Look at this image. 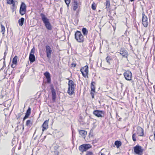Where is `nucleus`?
Returning a JSON list of instances; mask_svg holds the SVG:
<instances>
[{
	"instance_id": "1",
	"label": "nucleus",
	"mask_w": 155,
	"mask_h": 155,
	"mask_svg": "<svg viewBox=\"0 0 155 155\" xmlns=\"http://www.w3.org/2000/svg\"><path fill=\"white\" fill-rule=\"evenodd\" d=\"M40 16L46 29L48 30H51L52 29V26L49 21V19L43 13L40 14Z\"/></svg>"
},
{
	"instance_id": "2",
	"label": "nucleus",
	"mask_w": 155,
	"mask_h": 155,
	"mask_svg": "<svg viewBox=\"0 0 155 155\" xmlns=\"http://www.w3.org/2000/svg\"><path fill=\"white\" fill-rule=\"evenodd\" d=\"M76 84L73 80H70L68 82V88L67 93L70 95H71L74 93V91Z\"/></svg>"
},
{
	"instance_id": "3",
	"label": "nucleus",
	"mask_w": 155,
	"mask_h": 155,
	"mask_svg": "<svg viewBox=\"0 0 155 155\" xmlns=\"http://www.w3.org/2000/svg\"><path fill=\"white\" fill-rule=\"evenodd\" d=\"M74 38L79 43H83L85 41V38L83 35L79 31H77L75 32Z\"/></svg>"
},
{
	"instance_id": "4",
	"label": "nucleus",
	"mask_w": 155,
	"mask_h": 155,
	"mask_svg": "<svg viewBox=\"0 0 155 155\" xmlns=\"http://www.w3.org/2000/svg\"><path fill=\"white\" fill-rule=\"evenodd\" d=\"M81 3L79 4L76 0H74L73 4V9L74 11H76L75 13L76 16H78L80 12V8L81 7Z\"/></svg>"
},
{
	"instance_id": "5",
	"label": "nucleus",
	"mask_w": 155,
	"mask_h": 155,
	"mask_svg": "<svg viewBox=\"0 0 155 155\" xmlns=\"http://www.w3.org/2000/svg\"><path fill=\"white\" fill-rule=\"evenodd\" d=\"M80 71L82 76L85 78H88L89 68L87 65L81 67L80 69Z\"/></svg>"
},
{
	"instance_id": "6",
	"label": "nucleus",
	"mask_w": 155,
	"mask_h": 155,
	"mask_svg": "<svg viewBox=\"0 0 155 155\" xmlns=\"http://www.w3.org/2000/svg\"><path fill=\"white\" fill-rule=\"evenodd\" d=\"M134 151L135 153L138 155H142L143 152V149L141 146L137 145L134 147Z\"/></svg>"
},
{
	"instance_id": "7",
	"label": "nucleus",
	"mask_w": 155,
	"mask_h": 155,
	"mask_svg": "<svg viewBox=\"0 0 155 155\" xmlns=\"http://www.w3.org/2000/svg\"><path fill=\"white\" fill-rule=\"evenodd\" d=\"M26 8L27 6L25 3L22 2L21 5L19 9V13L21 15H23L26 13Z\"/></svg>"
},
{
	"instance_id": "8",
	"label": "nucleus",
	"mask_w": 155,
	"mask_h": 155,
	"mask_svg": "<svg viewBox=\"0 0 155 155\" xmlns=\"http://www.w3.org/2000/svg\"><path fill=\"white\" fill-rule=\"evenodd\" d=\"M93 114L97 117H104L105 112L103 110H96L94 111Z\"/></svg>"
},
{
	"instance_id": "9",
	"label": "nucleus",
	"mask_w": 155,
	"mask_h": 155,
	"mask_svg": "<svg viewBox=\"0 0 155 155\" xmlns=\"http://www.w3.org/2000/svg\"><path fill=\"white\" fill-rule=\"evenodd\" d=\"M96 83L95 82L92 81L91 83V91L90 94L92 96L93 99L94 98V95L95 93L96 87L95 86Z\"/></svg>"
},
{
	"instance_id": "10",
	"label": "nucleus",
	"mask_w": 155,
	"mask_h": 155,
	"mask_svg": "<svg viewBox=\"0 0 155 155\" xmlns=\"http://www.w3.org/2000/svg\"><path fill=\"white\" fill-rule=\"evenodd\" d=\"M125 78L127 81H131L132 79V73L129 70H127L124 73Z\"/></svg>"
},
{
	"instance_id": "11",
	"label": "nucleus",
	"mask_w": 155,
	"mask_h": 155,
	"mask_svg": "<svg viewBox=\"0 0 155 155\" xmlns=\"http://www.w3.org/2000/svg\"><path fill=\"white\" fill-rule=\"evenodd\" d=\"M91 147V146L90 144H84L79 147V150L81 151L84 152Z\"/></svg>"
},
{
	"instance_id": "12",
	"label": "nucleus",
	"mask_w": 155,
	"mask_h": 155,
	"mask_svg": "<svg viewBox=\"0 0 155 155\" xmlns=\"http://www.w3.org/2000/svg\"><path fill=\"white\" fill-rule=\"evenodd\" d=\"M35 49L34 48H32L31 51L29 56V60L30 63H33L35 61V58L34 55Z\"/></svg>"
},
{
	"instance_id": "13",
	"label": "nucleus",
	"mask_w": 155,
	"mask_h": 155,
	"mask_svg": "<svg viewBox=\"0 0 155 155\" xmlns=\"http://www.w3.org/2000/svg\"><path fill=\"white\" fill-rule=\"evenodd\" d=\"M45 49L46 56L49 59L51 58V54L52 53V49L50 46L48 45L46 46Z\"/></svg>"
},
{
	"instance_id": "14",
	"label": "nucleus",
	"mask_w": 155,
	"mask_h": 155,
	"mask_svg": "<svg viewBox=\"0 0 155 155\" xmlns=\"http://www.w3.org/2000/svg\"><path fill=\"white\" fill-rule=\"evenodd\" d=\"M142 24L143 26L145 27H147L148 25V22L147 18L145 15L144 12L142 13Z\"/></svg>"
},
{
	"instance_id": "15",
	"label": "nucleus",
	"mask_w": 155,
	"mask_h": 155,
	"mask_svg": "<svg viewBox=\"0 0 155 155\" xmlns=\"http://www.w3.org/2000/svg\"><path fill=\"white\" fill-rule=\"evenodd\" d=\"M137 134L138 136H143L144 134L143 129L140 126H138L137 128Z\"/></svg>"
},
{
	"instance_id": "16",
	"label": "nucleus",
	"mask_w": 155,
	"mask_h": 155,
	"mask_svg": "<svg viewBox=\"0 0 155 155\" xmlns=\"http://www.w3.org/2000/svg\"><path fill=\"white\" fill-rule=\"evenodd\" d=\"M49 119L45 120L41 125L42 127V131L43 133L45 130H46L48 128V123Z\"/></svg>"
},
{
	"instance_id": "17",
	"label": "nucleus",
	"mask_w": 155,
	"mask_h": 155,
	"mask_svg": "<svg viewBox=\"0 0 155 155\" xmlns=\"http://www.w3.org/2000/svg\"><path fill=\"white\" fill-rule=\"evenodd\" d=\"M44 75L45 76L47 79V83L50 84L51 82L50 74L48 71H46L44 73Z\"/></svg>"
},
{
	"instance_id": "18",
	"label": "nucleus",
	"mask_w": 155,
	"mask_h": 155,
	"mask_svg": "<svg viewBox=\"0 0 155 155\" xmlns=\"http://www.w3.org/2000/svg\"><path fill=\"white\" fill-rule=\"evenodd\" d=\"M51 92L52 93V101L53 102H55V101L56 99V91L53 86H52V87H51Z\"/></svg>"
},
{
	"instance_id": "19",
	"label": "nucleus",
	"mask_w": 155,
	"mask_h": 155,
	"mask_svg": "<svg viewBox=\"0 0 155 155\" xmlns=\"http://www.w3.org/2000/svg\"><path fill=\"white\" fill-rule=\"evenodd\" d=\"M120 53L123 57L127 58L128 56L127 52L124 48H122L120 49Z\"/></svg>"
},
{
	"instance_id": "20",
	"label": "nucleus",
	"mask_w": 155,
	"mask_h": 155,
	"mask_svg": "<svg viewBox=\"0 0 155 155\" xmlns=\"http://www.w3.org/2000/svg\"><path fill=\"white\" fill-rule=\"evenodd\" d=\"M78 131L79 134L83 138H85L87 134V131L81 130H78Z\"/></svg>"
},
{
	"instance_id": "21",
	"label": "nucleus",
	"mask_w": 155,
	"mask_h": 155,
	"mask_svg": "<svg viewBox=\"0 0 155 155\" xmlns=\"http://www.w3.org/2000/svg\"><path fill=\"white\" fill-rule=\"evenodd\" d=\"M31 108L29 107L25 113V115L23 118V121H24L26 119L28 118L31 114Z\"/></svg>"
},
{
	"instance_id": "22",
	"label": "nucleus",
	"mask_w": 155,
	"mask_h": 155,
	"mask_svg": "<svg viewBox=\"0 0 155 155\" xmlns=\"http://www.w3.org/2000/svg\"><path fill=\"white\" fill-rule=\"evenodd\" d=\"M18 57L17 56H15L13 58L12 61V64L11 65V67L14 68L15 67V66L17 65V63Z\"/></svg>"
},
{
	"instance_id": "23",
	"label": "nucleus",
	"mask_w": 155,
	"mask_h": 155,
	"mask_svg": "<svg viewBox=\"0 0 155 155\" xmlns=\"http://www.w3.org/2000/svg\"><path fill=\"white\" fill-rule=\"evenodd\" d=\"M33 121L29 119L27 120L25 125L28 127L30 128L33 125Z\"/></svg>"
},
{
	"instance_id": "24",
	"label": "nucleus",
	"mask_w": 155,
	"mask_h": 155,
	"mask_svg": "<svg viewBox=\"0 0 155 155\" xmlns=\"http://www.w3.org/2000/svg\"><path fill=\"white\" fill-rule=\"evenodd\" d=\"M7 3L8 4L12 5V7L14 9L15 7V2L14 0H7Z\"/></svg>"
},
{
	"instance_id": "25",
	"label": "nucleus",
	"mask_w": 155,
	"mask_h": 155,
	"mask_svg": "<svg viewBox=\"0 0 155 155\" xmlns=\"http://www.w3.org/2000/svg\"><path fill=\"white\" fill-rule=\"evenodd\" d=\"M122 143L120 141L116 140L114 142V145L117 148H119L122 145Z\"/></svg>"
},
{
	"instance_id": "26",
	"label": "nucleus",
	"mask_w": 155,
	"mask_h": 155,
	"mask_svg": "<svg viewBox=\"0 0 155 155\" xmlns=\"http://www.w3.org/2000/svg\"><path fill=\"white\" fill-rule=\"evenodd\" d=\"M25 19L23 18H21L18 20V23L20 26H22L24 24Z\"/></svg>"
},
{
	"instance_id": "27",
	"label": "nucleus",
	"mask_w": 155,
	"mask_h": 155,
	"mask_svg": "<svg viewBox=\"0 0 155 155\" xmlns=\"http://www.w3.org/2000/svg\"><path fill=\"white\" fill-rule=\"evenodd\" d=\"M1 32L2 33V34L4 35L5 32V28L4 26L2 24H1Z\"/></svg>"
},
{
	"instance_id": "28",
	"label": "nucleus",
	"mask_w": 155,
	"mask_h": 155,
	"mask_svg": "<svg viewBox=\"0 0 155 155\" xmlns=\"http://www.w3.org/2000/svg\"><path fill=\"white\" fill-rule=\"evenodd\" d=\"M82 31L84 35L85 36L87 35L88 31L86 28H83L82 29Z\"/></svg>"
},
{
	"instance_id": "29",
	"label": "nucleus",
	"mask_w": 155,
	"mask_h": 155,
	"mask_svg": "<svg viewBox=\"0 0 155 155\" xmlns=\"http://www.w3.org/2000/svg\"><path fill=\"white\" fill-rule=\"evenodd\" d=\"M106 60L107 63H109V64H110V61L112 59L111 57L110 56H108L106 57Z\"/></svg>"
},
{
	"instance_id": "30",
	"label": "nucleus",
	"mask_w": 155,
	"mask_h": 155,
	"mask_svg": "<svg viewBox=\"0 0 155 155\" xmlns=\"http://www.w3.org/2000/svg\"><path fill=\"white\" fill-rule=\"evenodd\" d=\"M97 5L94 2H93L91 5V8L93 10H95L97 8Z\"/></svg>"
},
{
	"instance_id": "31",
	"label": "nucleus",
	"mask_w": 155,
	"mask_h": 155,
	"mask_svg": "<svg viewBox=\"0 0 155 155\" xmlns=\"http://www.w3.org/2000/svg\"><path fill=\"white\" fill-rule=\"evenodd\" d=\"M106 8H109L110 6V2L109 0H107L106 2Z\"/></svg>"
},
{
	"instance_id": "32",
	"label": "nucleus",
	"mask_w": 155,
	"mask_h": 155,
	"mask_svg": "<svg viewBox=\"0 0 155 155\" xmlns=\"http://www.w3.org/2000/svg\"><path fill=\"white\" fill-rule=\"evenodd\" d=\"M136 133H134L133 134L132 136V138L133 141L134 142H135L137 140L136 139Z\"/></svg>"
},
{
	"instance_id": "33",
	"label": "nucleus",
	"mask_w": 155,
	"mask_h": 155,
	"mask_svg": "<svg viewBox=\"0 0 155 155\" xmlns=\"http://www.w3.org/2000/svg\"><path fill=\"white\" fill-rule=\"evenodd\" d=\"M65 2L67 5L68 7H69L70 3L71 0H64Z\"/></svg>"
},
{
	"instance_id": "34",
	"label": "nucleus",
	"mask_w": 155,
	"mask_h": 155,
	"mask_svg": "<svg viewBox=\"0 0 155 155\" xmlns=\"http://www.w3.org/2000/svg\"><path fill=\"white\" fill-rule=\"evenodd\" d=\"M86 155H93V153L91 151H88L87 152Z\"/></svg>"
},
{
	"instance_id": "35",
	"label": "nucleus",
	"mask_w": 155,
	"mask_h": 155,
	"mask_svg": "<svg viewBox=\"0 0 155 155\" xmlns=\"http://www.w3.org/2000/svg\"><path fill=\"white\" fill-rule=\"evenodd\" d=\"M76 64L75 63H72L71 64V67L72 68H74L76 67Z\"/></svg>"
},
{
	"instance_id": "36",
	"label": "nucleus",
	"mask_w": 155,
	"mask_h": 155,
	"mask_svg": "<svg viewBox=\"0 0 155 155\" xmlns=\"http://www.w3.org/2000/svg\"><path fill=\"white\" fill-rule=\"evenodd\" d=\"M22 114H21V113H19L18 114V116L17 117V119H19L20 117L21 116V115H22Z\"/></svg>"
},
{
	"instance_id": "37",
	"label": "nucleus",
	"mask_w": 155,
	"mask_h": 155,
	"mask_svg": "<svg viewBox=\"0 0 155 155\" xmlns=\"http://www.w3.org/2000/svg\"><path fill=\"white\" fill-rule=\"evenodd\" d=\"M54 155H59V152L58 151H56L54 152Z\"/></svg>"
},
{
	"instance_id": "38",
	"label": "nucleus",
	"mask_w": 155,
	"mask_h": 155,
	"mask_svg": "<svg viewBox=\"0 0 155 155\" xmlns=\"http://www.w3.org/2000/svg\"><path fill=\"white\" fill-rule=\"evenodd\" d=\"M153 139L155 141V130H154V131L153 132Z\"/></svg>"
},
{
	"instance_id": "39",
	"label": "nucleus",
	"mask_w": 155,
	"mask_h": 155,
	"mask_svg": "<svg viewBox=\"0 0 155 155\" xmlns=\"http://www.w3.org/2000/svg\"><path fill=\"white\" fill-rule=\"evenodd\" d=\"M153 88L154 90V92L155 93V85H154L153 86Z\"/></svg>"
},
{
	"instance_id": "40",
	"label": "nucleus",
	"mask_w": 155,
	"mask_h": 155,
	"mask_svg": "<svg viewBox=\"0 0 155 155\" xmlns=\"http://www.w3.org/2000/svg\"><path fill=\"white\" fill-rule=\"evenodd\" d=\"M130 0V1L131 2H133V1H134V0Z\"/></svg>"
},
{
	"instance_id": "41",
	"label": "nucleus",
	"mask_w": 155,
	"mask_h": 155,
	"mask_svg": "<svg viewBox=\"0 0 155 155\" xmlns=\"http://www.w3.org/2000/svg\"><path fill=\"white\" fill-rule=\"evenodd\" d=\"M20 148H21V147H18V149L19 150L20 149Z\"/></svg>"
},
{
	"instance_id": "42",
	"label": "nucleus",
	"mask_w": 155,
	"mask_h": 155,
	"mask_svg": "<svg viewBox=\"0 0 155 155\" xmlns=\"http://www.w3.org/2000/svg\"><path fill=\"white\" fill-rule=\"evenodd\" d=\"M101 155H105L104 154H103V153H101Z\"/></svg>"
},
{
	"instance_id": "43",
	"label": "nucleus",
	"mask_w": 155,
	"mask_h": 155,
	"mask_svg": "<svg viewBox=\"0 0 155 155\" xmlns=\"http://www.w3.org/2000/svg\"><path fill=\"white\" fill-rule=\"evenodd\" d=\"M46 136H45L44 137V138H46Z\"/></svg>"
}]
</instances>
